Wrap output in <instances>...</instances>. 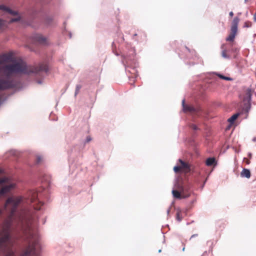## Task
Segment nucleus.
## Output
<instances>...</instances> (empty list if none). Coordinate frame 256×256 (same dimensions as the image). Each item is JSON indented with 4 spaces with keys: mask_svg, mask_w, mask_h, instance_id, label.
<instances>
[{
    "mask_svg": "<svg viewBox=\"0 0 256 256\" xmlns=\"http://www.w3.org/2000/svg\"><path fill=\"white\" fill-rule=\"evenodd\" d=\"M82 88L80 84H76V90L74 92V96H76L79 92L80 90Z\"/></svg>",
    "mask_w": 256,
    "mask_h": 256,
    "instance_id": "nucleus-27",
    "label": "nucleus"
},
{
    "mask_svg": "<svg viewBox=\"0 0 256 256\" xmlns=\"http://www.w3.org/2000/svg\"><path fill=\"white\" fill-rule=\"evenodd\" d=\"M197 236H198V234H192V235L191 236V237H190V239H192V238H194V237Z\"/></svg>",
    "mask_w": 256,
    "mask_h": 256,
    "instance_id": "nucleus-43",
    "label": "nucleus"
},
{
    "mask_svg": "<svg viewBox=\"0 0 256 256\" xmlns=\"http://www.w3.org/2000/svg\"><path fill=\"white\" fill-rule=\"evenodd\" d=\"M225 44H222L221 46V48L222 49V58L230 60V56L228 55L226 53V50L224 49Z\"/></svg>",
    "mask_w": 256,
    "mask_h": 256,
    "instance_id": "nucleus-20",
    "label": "nucleus"
},
{
    "mask_svg": "<svg viewBox=\"0 0 256 256\" xmlns=\"http://www.w3.org/2000/svg\"><path fill=\"white\" fill-rule=\"evenodd\" d=\"M161 251H162V250H158V252H161Z\"/></svg>",
    "mask_w": 256,
    "mask_h": 256,
    "instance_id": "nucleus-54",
    "label": "nucleus"
},
{
    "mask_svg": "<svg viewBox=\"0 0 256 256\" xmlns=\"http://www.w3.org/2000/svg\"><path fill=\"white\" fill-rule=\"evenodd\" d=\"M2 214V210L0 209V215Z\"/></svg>",
    "mask_w": 256,
    "mask_h": 256,
    "instance_id": "nucleus-53",
    "label": "nucleus"
},
{
    "mask_svg": "<svg viewBox=\"0 0 256 256\" xmlns=\"http://www.w3.org/2000/svg\"><path fill=\"white\" fill-rule=\"evenodd\" d=\"M252 140L253 141H256V138H253Z\"/></svg>",
    "mask_w": 256,
    "mask_h": 256,
    "instance_id": "nucleus-50",
    "label": "nucleus"
},
{
    "mask_svg": "<svg viewBox=\"0 0 256 256\" xmlns=\"http://www.w3.org/2000/svg\"><path fill=\"white\" fill-rule=\"evenodd\" d=\"M42 22L46 27H52L56 25V22L54 21L53 16L46 15L42 20Z\"/></svg>",
    "mask_w": 256,
    "mask_h": 256,
    "instance_id": "nucleus-10",
    "label": "nucleus"
},
{
    "mask_svg": "<svg viewBox=\"0 0 256 256\" xmlns=\"http://www.w3.org/2000/svg\"><path fill=\"white\" fill-rule=\"evenodd\" d=\"M190 127L194 130H200L198 126L194 124H192L190 126Z\"/></svg>",
    "mask_w": 256,
    "mask_h": 256,
    "instance_id": "nucleus-32",
    "label": "nucleus"
},
{
    "mask_svg": "<svg viewBox=\"0 0 256 256\" xmlns=\"http://www.w3.org/2000/svg\"><path fill=\"white\" fill-rule=\"evenodd\" d=\"M46 192H40L37 190H30L28 192L26 197V202L30 204L31 206L36 210H42V206L44 203L40 199L45 196Z\"/></svg>",
    "mask_w": 256,
    "mask_h": 256,
    "instance_id": "nucleus-5",
    "label": "nucleus"
},
{
    "mask_svg": "<svg viewBox=\"0 0 256 256\" xmlns=\"http://www.w3.org/2000/svg\"><path fill=\"white\" fill-rule=\"evenodd\" d=\"M41 160V157L40 156H38L36 158V163L38 164Z\"/></svg>",
    "mask_w": 256,
    "mask_h": 256,
    "instance_id": "nucleus-37",
    "label": "nucleus"
},
{
    "mask_svg": "<svg viewBox=\"0 0 256 256\" xmlns=\"http://www.w3.org/2000/svg\"><path fill=\"white\" fill-rule=\"evenodd\" d=\"M16 16H17V17H16V18H12L10 20V22L13 23V22H18L20 21V20L22 19L21 16H20L19 14Z\"/></svg>",
    "mask_w": 256,
    "mask_h": 256,
    "instance_id": "nucleus-23",
    "label": "nucleus"
},
{
    "mask_svg": "<svg viewBox=\"0 0 256 256\" xmlns=\"http://www.w3.org/2000/svg\"><path fill=\"white\" fill-rule=\"evenodd\" d=\"M248 156H252V154H251V153H249V154H248Z\"/></svg>",
    "mask_w": 256,
    "mask_h": 256,
    "instance_id": "nucleus-52",
    "label": "nucleus"
},
{
    "mask_svg": "<svg viewBox=\"0 0 256 256\" xmlns=\"http://www.w3.org/2000/svg\"><path fill=\"white\" fill-rule=\"evenodd\" d=\"M32 38L39 44H46V38L40 34L36 33L33 34L32 36Z\"/></svg>",
    "mask_w": 256,
    "mask_h": 256,
    "instance_id": "nucleus-11",
    "label": "nucleus"
},
{
    "mask_svg": "<svg viewBox=\"0 0 256 256\" xmlns=\"http://www.w3.org/2000/svg\"><path fill=\"white\" fill-rule=\"evenodd\" d=\"M92 140V138L90 136H87L85 140L84 143L88 142H90Z\"/></svg>",
    "mask_w": 256,
    "mask_h": 256,
    "instance_id": "nucleus-33",
    "label": "nucleus"
},
{
    "mask_svg": "<svg viewBox=\"0 0 256 256\" xmlns=\"http://www.w3.org/2000/svg\"><path fill=\"white\" fill-rule=\"evenodd\" d=\"M8 13L12 16H18L19 14L18 11L12 10L10 8H9Z\"/></svg>",
    "mask_w": 256,
    "mask_h": 256,
    "instance_id": "nucleus-25",
    "label": "nucleus"
},
{
    "mask_svg": "<svg viewBox=\"0 0 256 256\" xmlns=\"http://www.w3.org/2000/svg\"><path fill=\"white\" fill-rule=\"evenodd\" d=\"M10 180V178L8 177H4L1 179H0V185L4 184L6 182H8Z\"/></svg>",
    "mask_w": 256,
    "mask_h": 256,
    "instance_id": "nucleus-26",
    "label": "nucleus"
},
{
    "mask_svg": "<svg viewBox=\"0 0 256 256\" xmlns=\"http://www.w3.org/2000/svg\"><path fill=\"white\" fill-rule=\"evenodd\" d=\"M229 16H230V17H232L233 16H234V13L232 12H230L229 13Z\"/></svg>",
    "mask_w": 256,
    "mask_h": 256,
    "instance_id": "nucleus-45",
    "label": "nucleus"
},
{
    "mask_svg": "<svg viewBox=\"0 0 256 256\" xmlns=\"http://www.w3.org/2000/svg\"><path fill=\"white\" fill-rule=\"evenodd\" d=\"M252 102H245L243 110L246 112H248L251 108Z\"/></svg>",
    "mask_w": 256,
    "mask_h": 256,
    "instance_id": "nucleus-21",
    "label": "nucleus"
},
{
    "mask_svg": "<svg viewBox=\"0 0 256 256\" xmlns=\"http://www.w3.org/2000/svg\"><path fill=\"white\" fill-rule=\"evenodd\" d=\"M210 244L212 246L213 244V242L212 240H208L207 242V244Z\"/></svg>",
    "mask_w": 256,
    "mask_h": 256,
    "instance_id": "nucleus-42",
    "label": "nucleus"
},
{
    "mask_svg": "<svg viewBox=\"0 0 256 256\" xmlns=\"http://www.w3.org/2000/svg\"><path fill=\"white\" fill-rule=\"evenodd\" d=\"M23 200L24 198L22 196H10L6 202V206L9 207L10 216L4 222V234L0 237V256H16L15 252L12 249L14 243L10 231L17 216L16 213L18 206ZM18 216L22 226H24V222H26L27 228L30 231L32 229L33 225H35L38 220L37 214H30L28 216L20 214Z\"/></svg>",
    "mask_w": 256,
    "mask_h": 256,
    "instance_id": "nucleus-1",
    "label": "nucleus"
},
{
    "mask_svg": "<svg viewBox=\"0 0 256 256\" xmlns=\"http://www.w3.org/2000/svg\"><path fill=\"white\" fill-rule=\"evenodd\" d=\"M146 34L144 32H140L139 34H134L132 36V40L136 41L137 43L142 40H145Z\"/></svg>",
    "mask_w": 256,
    "mask_h": 256,
    "instance_id": "nucleus-14",
    "label": "nucleus"
},
{
    "mask_svg": "<svg viewBox=\"0 0 256 256\" xmlns=\"http://www.w3.org/2000/svg\"><path fill=\"white\" fill-rule=\"evenodd\" d=\"M12 60V53H5L0 54V64L4 62H8Z\"/></svg>",
    "mask_w": 256,
    "mask_h": 256,
    "instance_id": "nucleus-13",
    "label": "nucleus"
},
{
    "mask_svg": "<svg viewBox=\"0 0 256 256\" xmlns=\"http://www.w3.org/2000/svg\"><path fill=\"white\" fill-rule=\"evenodd\" d=\"M254 20L256 22V12L254 15Z\"/></svg>",
    "mask_w": 256,
    "mask_h": 256,
    "instance_id": "nucleus-44",
    "label": "nucleus"
},
{
    "mask_svg": "<svg viewBox=\"0 0 256 256\" xmlns=\"http://www.w3.org/2000/svg\"><path fill=\"white\" fill-rule=\"evenodd\" d=\"M45 222H46V220H44V221L43 224H44L45 223Z\"/></svg>",
    "mask_w": 256,
    "mask_h": 256,
    "instance_id": "nucleus-56",
    "label": "nucleus"
},
{
    "mask_svg": "<svg viewBox=\"0 0 256 256\" xmlns=\"http://www.w3.org/2000/svg\"><path fill=\"white\" fill-rule=\"evenodd\" d=\"M10 8L4 4H0V10L8 12Z\"/></svg>",
    "mask_w": 256,
    "mask_h": 256,
    "instance_id": "nucleus-24",
    "label": "nucleus"
},
{
    "mask_svg": "<svg viewBox=\"0 0 256 256\" xmlns=\"http://www.w3.org/2000/svg\"><path fill=\"white\" fill-rule=\"evenodd\" d=\"M251 173L250 170L248 168H244L240 172V176L242 178H250Z\"/></svg>",
    "mask_w": 256,
    "mask_h": 256,
    "instance_id": "nucleus-19",
    "label": "nucleus"
},
{
    "mask_svg": "<svg viewBox=\"0 0 256 256\" xmlns=\"http://www.w3.org/2000/svg\"><path fill=\"white\" fill-rule=\"evenodd\" d=\"M68 35H69V37H70V38H72V32H69V34H68Z\"/></svg>",
    "mask_w": 256,
    "mask_h": 256,
    "instance_id": "nucleus-47",
    "label": "nucleus"
},
{
    "mask_svg": "<svg viewBox=\"0 0 256 256\" xmlns=\"http://www.w3.org/2000/svg\"><path fill=\"white\" fill-rule=\"evenodd\" d=\"M254 36H256V34H254Z\"/></svg>",
    "mask_w": 256,
    "mask_h": 256,
    "instance_id": "nucleus-58",
    "label": "nucleus"
},
{
    "mask_svg": "<svg viewBox=\"0 0 256 256\" xmlns=\"http://www.w3.org/2000/svg\"><path fill=\"white\" fill-rule=\"evenodd\" d=\"M30 232L31 240L29 242L28 246L20 256H40L42 247L38 236H34L31 232Z\"/></svg>",
    "mask_w": 256,
    "mask_h": 256,
    "instance_id": "nucleus-6",
    "label": "nucleus"
},
{
    "mask_svg": "<svg viewBox=\"0 0 256 256\" xmlns=\"http://www.w3.org/2000/svg\"><path fill=\"white\" fill-rule=\"evenodd\" d=\"M241 113L240 112H236L233 115H232L230 118L228 119V122L230 124V126L234 124L236 120L238 118V117L240 115Z\"/></svg>",
    "mask_w": 256,
    "mask_h": 256,
    "instance_id": "nucleus-17",
    "label": "nucleus"
},
{
    "mask_svg": "<svg viewBox=\"0 0 256 256\" xmlns=\"http://www.w3.org/2000/svg\"><path fill=\"white\" fill-rule=\"evenodd\" d=\"M50 0H42V2L44 4H48L50 2Z\"/></svg>",
    "mask_w": 256,
    "mask_h": 256,
    "instance_id": "nucleus-36",
    "label": "nucleus"
},
{
    "mask_svg": "<svg viewBox=\"0 0 256 256\" xmlns=\"http://www.w3.org/2000/svg\"><path fill=\"white\" fill-rule=\"evenodd\" d=\"M232 52H239V49L238 48H234L232 50Z\"/></svg>",
    "mask_w": 256,
    "mask_h": 256,
    "instance_id": "nucleus-38",
    "label": "nucleus"
},
{
    "mask_svg": "<svg viewBox=\"0 0 256 256\" xmlns=\"http://www.w3.org/2000/svg\"><path fill=\"white\" fill-rule=\"evenodd\" d=\"M66 22H64V25H66Z\"/></svg>",
    "mask_w": 256,
    "mask_h": 256,
    "instance_id": "nucleus-55",
    "label": "nucleus"
},
{
    "mask_svg": "<svg viewBox=\"0 0 256 256\" xmlns=\"http://www.w3.org/2000/svg\"><path fill=\"white\" fill-rule=\"evenodd\" d=\"M42 80H37V83L38 84H42Z\"/></svg>",
    "mask_w": 256,
    "mask_h": 256,
    "instance_id": "nucleus-46",
    "label": "nucleus"
},
{
    "mask_svg": "<svg viewBox=\"0 0 256 256\" xmlns=\"http://www.w3.org/2000/svg\"><path fill=\"white\" fill-rule=\"evenodd\" d=\"M184 248H183L182 251H184Z\"/></svg>",
    "mask_w": 256,
    "mask_h": 256,
    "instance_id": "nucleus-57",
    "label": "nucleus"
},
{
    "mask_svg": "<svg viewBox=\"0 0 256 256\" xmlns=\"http://www.w3.org/2000/svg\"><path fill=\"white\" fill-rule=\"evenodd\" d=\"M252 26V22H244V28H250Z\"/></svg>",
    "mask_w": 256,
    "mask_h": 256,
    "instance_id": "nucleus-30",
    "label": "nucleus"
},
{
    "mask_svg": "<svg viewBox=\"0 0 256 256\" xmlns=\"http://www.w3.org/2000/svg\"><path fill=\"white\" fill-rule=\"evenodd\" d=\"M5 173V170L2 168H0V174H4Z\"/></svg>",
    "mask_w": 256,
    "mask_h": 256,
    "instance_id": "nucleus-40",
    "label": "nucleus"
},
{
    "mask_svg": "<svg viewBox=\"0 0 256 256\" xmlns=\"http://www.w3.org/2000/svg\"><path fill=\"white\" fill-rule=\"evenodd\" d=\"M196 201V199L193 200H192V202H191V204H194Z\"/></svg>",
    "mask_w": 256,
    "mask_h": 256,
    "instance_id": "nucleus-48",
    "label": "nucleus"
},
{
    "mask_svg": "<svg viewBox=\"0 0 256 256\" xmlns=\"http://www.w3.org/2000/svg\"><path fill=\"white\" fill-rule=\"evenodd\" d=\"M127 48L128 52L122 56L123 58L122 60V63L125 67L126 74H128V73L131 74V76H128V78L130 80H132V82H131L130 84H134V79L138 76V70H136L138 64L135 60L136 50L134 48L130 47V48L128 46Z\"/></svg>",
    "mask_w": 256,
    "mask_h": 256,
    "instance_id": "nucleus-3",
    "label": "nucleus"
},
{
    "mask_svg": "<svg viewBox=\"0 0 256 256\" xmlns=\"http://www.w3.org/2000/svg\"><path fill=\"white\" fill-rule=\"evenodd\" d=\"M252 92L250 88H248L246 89V95L244 98V102H252Z\"/></svg>",
    "mask_w": 256,
    "mask_h": 256,
    "instance_id": "nucleus-16",
    "label": "nucleus"
},
{
    "mask_svg": "<svg viewBox=\"0 0 256 256\" xmlns=\"http://www.w3.org/2000/svg\"><path fill=\"white\" fill-rule=\"evenodd\" d=\"M185 50H186V59H189V58H196V52L194 50H191L189 48H188L187 46H185L184 47Z\"/></svg>",
    "mask_w": 256,
    "mask_h": 256,
    "instance_id": "nucleus-15",
    "label": "nucleus"
},
{
    "mask_svg": "<svg viewBox=\"0 0 256 256\" xmlns=\"http://www.w3.org/2000/svg\"><path fill=\"white\" fill-rule=\"evenodd\" d=\"M240 19L238 16H236L233 19L230 26V35L226 38L228 42H233L236 38L238 30V24Z\"/></svg>",
    "mask_w": 256,
    "mask_h": 256,
    "instance_id": "nucleus-8",
    "label": "nucleus"
},
{
    "mask_svg": "<svg viewBox=\"0 0 256 256\" xmlns=\"http://www.w3.org/2000/svg\"><path fill=\"white\" fill-rule=\"evenodd\" d=\"M16 186V184L14 183H11L8 185H6L4 186L0 190V196H4L8 193L10 192V190L14 188Z\"/></svg>",
    "mask_w": 256,
    "mask_h": 256,
    "instance_id": "nucleus-12",
    "label": "nucleus"
},
{
    "mask_svg": "<svg viewBox=\"0 0 256 256\" xmlns=\"http://www.w3.org/2000/svg\"><path fill=\"white\" fill-rule=\"evenodd\" d=\"M124 40V36H122L118 40V42L119 43H122Z\"/></svg>",
    "mask_w": 256,
    "mask_h": 256,
    "instance_id": "nucleus-34",
    "label": "nucleus"
},
{
    "mask_svg": "<svg viewBox=\"0 0 256 256\" xmlns=\"http://www.w3.org/2000/svg\"><path fill=\"white\" fill-rule=\"evenodd\" d=\"M176 219L179 222H181L182 220V217L180 216V213L178 212H176Z\"/></svg>",
    "mask_w": 256,
    "mask_h": 256,
    "instance_id": "nucleus-29",
    "label": "nucleus"
},
{
    "mask_svg": "<svg viewBox=\"0 0 256 256\" xmlns=\"http://www.w3.org/2000/svg\"><path fill=\"white\" fill-rule=\"evenodd\" d=\"M178 162L180 163V164H177L173 168L175 173L180 172L182 169L186 171H190V166L188 163L185 162L180 158L178 160Z\"/></svg>",
    "mask_w": 256,
    "mask_h": 256,
    "instance_id": "nucleus-9",
    "label": "nucleus"
},
{
    "mask_svg": "<svg viewBox=\"0 0 256 256\" xmlns=\"http://www.w3.org/2000/svg\"><path fill=\"white\" fill-rule=\"evenodd\" d=\"M170 212V208H168V209L167 210V212H167L168 214H169Z\"/></svg>",
    "mask_w": 256,
    "mask_h": 256,
    "instance_id": "nucleus-49",
    "label": "nucleus"
},
{
    "mask_svg": "<svg viewBox=\"0 0 256 256\" xmlns=\"http://www.w3.org/2000/svg\"><path fill=\"white\" fill-rule=\"evenodd\" d=\"M206 164L207 166H216L217 164V162L214 157H210L206 159Z\"/></svg>",
    "mask_w": 256,
    "mask_h": 256,
    "instance_id": "nucleus-18",
    "label": "nucleus"
},
{
    "mask_svg": "<svg viewBox=\"0 0 256 256\" xmlns=\"http://www.w3.org/2000/svg\"><path fill=\"white\" fill-rule=\"evenodd\" d=\"M7 100V97H2V96H0V106L6 100Z\"/></svg>",
    "mask_w": 256,
    "mask_h": 256,
    "instance_id": "nucleus-31",
    "label": "nucleus"
},
{
    "mask_svg": "<svg viewBox=\"0 0 256 256\" xmlns=\"http://www.w3.org/2000/svg\"><path fill=\"white\" fill-rule=\"evenodd\" d=\"M191 187L190 184H185L181 176H176L174 181V188L172 192L173 197L179 200L190 197V192L186 194V192L190 190Z\"/></svg>",
    "mask_w": 256,
    "mask_h": 256,
    "instance_id": "nucleus-4",
    "label": "nucleus"
},
{
    "mask_svg": "<svg viewBox=\"0 0 256 256\" xmlns=\"http://www.w3.org/2000/svg\"><path fill=\"white\" fill-rule=\"evenodd\" d=\"M115 54H116V56H118L119 55V54H118V52H116V53H115Z\"/></svg>",
    "mask_w": 256,
    "mask_h": 256,
    "instance_id": "nucleus-51",
    "label": "nucleus"
},
{
    "mask_svg": "<svg viewBox=\"0 0 256 256\" xmlns=\"http://www.w3.org/2000/svg\"><path fill=\"white\" fill-rule=\"evenodd\" d=\"M215 74H216L220 78L226 80H232V78L230 77L226 76H224L223 74H220L214 72Z\"/></svg>",
    "mask_w": 256,
    "mask_h": 256,
    "instance_id": "nucleus-22",
    "label": "nucleus"
},
{
    "mask_svg": "<svg viewBox=\"0 0 256 256\" xmlns=\"http://www.w3.org/2000/svg\"><path fill=\"white\" fill-rule=\"evenodd\" d=\"M6 24V21L0 18V30L5 26Z\"/></svg>",
    "mask_w": 256,
    "mask_h": 256,
    "instance_id": "nucleus-28",
    "label": "nucleus"
},
{
    "mask_svg": "<svg viewBox=\"0 0 256 256\" xmlns=\"http://www.w3.org/2000/svg\"><path fill=\"white\" fill-rule=\"evenodd\" d=\"M178 56H179V57L181 58V59H182V58H184V56H183L182 54H178Z\"/></svg>",
    "mask_w": 256,
    "mask_h": 256,
    "instance_id": "nucleus-41",
    "label": "nucleus"
},
{
    "mask_svg": "<svg viewBox=\"0 0 256 256\" xmlns=\"http://www.w3.org/2000/svg\"><path fill=\"white\" fill-rule=\"evenodd\" d=\"M206 180H207V178H206V179L204 180V182L202 183V186H201L202 188H203L204 187V185H205V184H206Z\"/></svg>",
    "mask_w": 256,
    "mask_h": 256,
    "instance_id": "nucleus-39",
    "label": "nucleus"
},
{
    "mask_svg": "<svg viewBox=\"0 0 256 256\" xmlns=\"http://www.w3.org/2000/svg\"><path fill=\"white\" fill-rule=\"evenodd\" d=\"M182 106L183 111L184 112H190L194 114L197 116H200L202 115V110L200 106L188 105L185 103V99L182 100Z\"/></svg>",
    "mask_w": 256,
    "mask_h": 256,
    "instance_id": "nucleus-7",
    "label": "nucleus"
},
{
    "mask_svg": "<svg viewBox=\"0 0 256 256\" xmlns=\"http://www.w3.org/2000/svg\"><path fill=\"white\" fill-rule=\"evenodd\" d=\"M185 64L187 65H190V66H194L195 64V62H185Z\"/></svg>",
    "mask_w": 256,
    "mask_h": 256,
    "instance_id": "nucleus-35",
    "label": "nucleus"
},
{
    "mask_svg": "<svg viewBox=\"0 0 256 256\" xmlns=\"http://www.w3.org/2000/svg\"><path fill=\"white\" fill-rule=\"evenodd\" d=\"M48 71V65L40 64L32 70H28L26 63L22 59L16 60L12 56V60L8 62H4L0 64V74L6 78V80L0 78V90H8L17 88L20 84L18 81L12 80L10 78L16 74H25L29 75L31 74H38L40 72Z\"/></svg>",
    "mask_w": 256,
    "mask_h": 256,
    "instance_id": "nucleus-2",
    "label": "nucleus"
},
{
    "mask_svg": "<svg viewBox=\"0 0 256 256\" xmlns=\"http://www.w3.org/2000/svg\"><path fill=\"white\" fill-rule=\"evenodd\" d=\"M248 0H244L245 2H246Z\"/></svg>",
    "mask_w": 256,
    "mask_h": 256,
    "instance_id": "nucleus-59",
    "label": "nucleus"
}]
</instances>
